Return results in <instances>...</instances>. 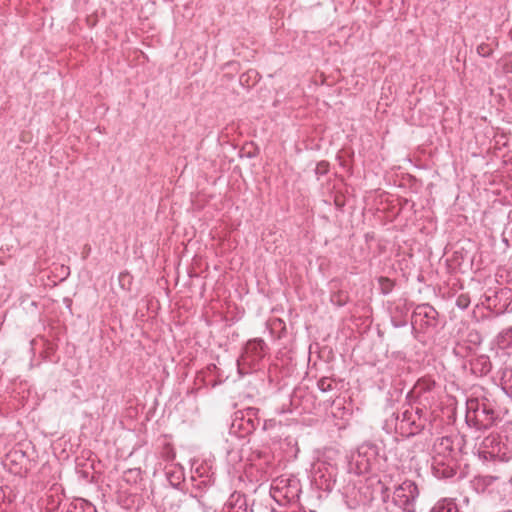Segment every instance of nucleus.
Here are the masks:
<instances>
[{
  "label": "nucleus",
  "mask_w": 512,
  "mask_h": 512,
  "mask_svg": "<svg viewBox=\"0 0 512 512\" xmlns=\"http://www.w3.org/2000/svg\"><path fill=\"white\" fill-rule=\"evenodd\" d=\"M265 355V344L262 340L254 339L249 341L243 354L238 360V368L241 373H247L248 369L253 368Z\"/></svg>",
  "instance_id": "f257e3e1"
},
{
  "label": "nucleus",
  "mask_w": 512,
  "mask_h": 512,
  "mask_svg": "<svg viewBox=\"0 0 512 512\" xmlns=\"http://www.w3.org/2000/svg\"><path fill=\"white\" fill-rule=\"evenodd\" d=\"M418 489L412 481H404L394 491V501L406 511H413Z\"/></svg>",
  "instance_id": "f03ea898"
},
{
  "label": "nucleus",
  "mask_w": 512,
  "mask_h": 512,
  "mask_svg": "<svg viewBox=\"0 0 512 512\" xmlns=\"http://www.w3.org/2000/svg\"><path fill=\"white\" fill-rule=\"evenodd\" d=\"M432 512H459V510L454 501L444 499L437 503V505L432 509Z\"/></svg>",
  "instance_id": "7ed1b4c3"
},
{
  "label": "nucleus",
  "mask_w": 512,
  "mask_h": 512,
  "mask_svg": "<svg viewBox=\"0 0 512 512\" xmlns=\"http://www.w3.org/2000/svg\"><path fill=\"white\" fill-rule=\"evenodd\" d=\"M348 301V294L344 291H337L331 295V302L338 306H343Z\"/></svg>",
  "instance_id": "20e7f679"
},
{
  "label": "nucleus",
  "mask_w": 512,
  "mask_h": 512,
  "mask_svg": "<svg viewBox=\"0 0 512 512\" xmlns=\"http://www.w3.org/2000/svg\"><path fill=\"white\" fill-rule=\"evenodd\" d=\"M470 304V298L468 295L466 294H461L458 296L457 298V305L462 308V309H465L469 306Z\"/></svg>",
  "instance_id": "39448f33"
},
{
  "label": "nucleus",
  "mask_w": 512,
  "mask_h": 512,
  "mask_svg": "<svg viewBox=\"0 0 512 512\" xmlns=\"http://www.w3.org/2000/svg\"><path fill=\"white\" fill-rule=\"evenodd\" d=\"M477 52L479 55H481L483 57H487V56L491 55L492 49L487 44H481L477 47Z\"/></svg>",
  "instance_id": "423d86ee"
},
{
  "label": "nucleus",
  "mask_w": 512,
  "mask_h": 512,
  "mask_svg": "<svg viewBox=\"0 0 512 512\" xmlns=\"http://www.w3.org/2000/svg\"><path fill=\"white\" fill-rule=\"evenodd\" d=\"M380 283L384 292H389L392 288V282L387 278H381Z\"/></svg>",
  "instance_id": "0eeeda50"
},
{
  "label": "nucleus",
  "mask_w": 512,
  "mask_h": 512,
  "mask_svg": "<svg viewBox=\"0 0 512 512\" xmlns=\"http://www.w3.org/2000/svg\"><path fill=\"white\" fill-rule=\"evenodd\" d=\"M125 278H130V276H129V274H128V273H122V274L120 275V280H123V279H125Z\"/></svg>",
  "instance_id": "6e6552de"
}]
</instances>
